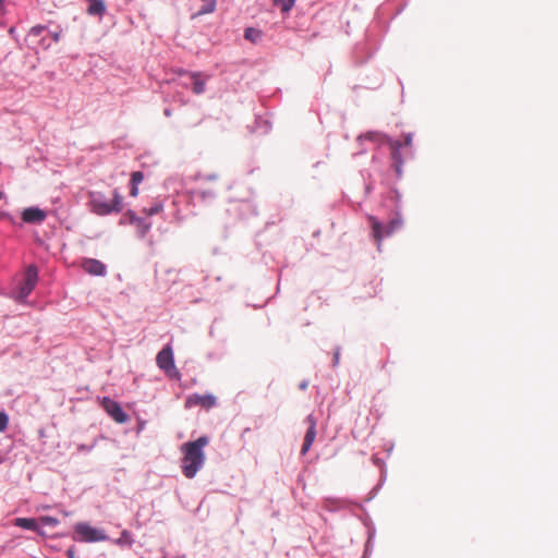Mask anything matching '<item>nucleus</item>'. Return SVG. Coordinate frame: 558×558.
<instances>
[{"instance_id": "nucleus-1", "label": "nucleus", "mask_w": 558, "mask_h": 558, "mask_svg": "<svg viewBox=\"0 0 558 558\" xmlns=\"http://www.w3.org/2000/svg\"><path fill=\"white\" fill-rule=\"evenodd\" d=\"M209 442L207 436H201L194 441L182 445L181 451L183 458L181 460L182 473L186 478H193L205 463V453L203 451Z\"/></svg>"}, {"instance_id": "nucleus-2", "label": "nucleus", "mask_w": 558, "mask_h": 558, "mask_svg": "<svg viewBox=\"0 0 558 558\" xmlns=\"http://www.w3.org/2000/svg\"><path fill=\"white\" fill-rule=\"evenodd\" d=\"M89 206L94 214L99 216H107L111 213H120L123 209V196L118 190L112 192V199L110 201L101 192L89 193Z\"/></svg>"}, {"instance_id": "nucleus-3", "label": "nucleus", "mask_w": 558, "mask_h": 558, "mask_svg": "<svg viewBox=\"0 0 558 558\" xmlns=\"http://www.w3.org/2000/svg\"><path fill=\"white\" fill-rule=\"evenodd\" d=\"M368 221L372 227V235L374 240L377 242V246L380 247L381 241L385 236L391 235L393 232L399 230L403 221L399 215L393 217L387 226H383L378 219L374 216L368 217Z\"/></svg>"}, {"instance_id": "nucleus-4", "label": "nucleus", "mask_w": 558, "mask_h": 558, "mask_svg": "<svg viewBox=\"0 0 558 558\" xmlns=\"http://www.w3.org/2000/svg\"><path fill=\"white\" fill-rule=\"evenodd\" d=\"M73 538L78 542L96 543L107 541L108 538L102 530L95 529L85 522L76 523Z\"/></svg>"}, {"instance_id": "nucleus-5", "label": "nucleus", "mask_w": 558, "mask_h": 558, "mask_svg": "<svg viewBox=\"0 0 558 558\" xmlns=\"http://www.w3.org/2000/svg\"><path fill=\"white\" fill-rule=\"evenodd\" d=\"M157 366L163 371L169 377L179 379L180 373L174 364L173 351L170 344L165 345L156 356Z\"/></svg>"}, {"instance_id": "nucleus-6", "label": "nucleus", "mask_w": 558, "mask_h": 558, "mask_svg": "<svg viewBox=\"0 0 558 558\" xmlns=\"http://www.w3.org/2000/svg\"><path fill=\"white\" fill-rule=\"evenodd\" d=\"M38 281V271L37 268L33 265L26 268L23 282L19 288L17 299L24 300L29 295Z\"/></svg>"}, {"instance_id": "nucleus-7", "label": "nucleus", "mask_w": 558, "mask_h": 558, "mask_svg": "<svg viewBox=\"0 0 558 558\" xmlns=\"http://www.w3.org/2000/svg\"><path fill=\"white\" fill-rule=\"evenodd\" d=\"M216 404H217V398L211 393H207V395L193 393V395H190L185 399L184 405L186 409H191L194 407H201L203 409L209 410V409L216 407Z\"/></svg>"}, {"instance_id": "nucleus-8", "label": "nucleus", "mask_w": 558, "mask_h": 558, "mask_svg": "<svg viewBox=\"0 0 558 558\" xmlns=\"http://www.w3.org/2000/svg\"><path fill=\"white\" fill-rule=\"evenodd\" d=\"M102 408L105 409V411L118 423H125L128 420H129V416L128 414H125L121 408V405L108 398V397H105L102 399Z\"/></svg>"}, {"instance_id": "nucleus-9", "label": "nucleus", "mask_w": 558, "mask_h": 558, "mask_svg": "<svg viewBox=\"0 0 558 558\" xmlns=\"http://www.w3.org/2000/svg\"><path fill=\"white\" fill-rule=\"evenodd\" d=\"M306 422L308 423V428L305 434L304 441H303V445L301 448V454H305L310 450V448L316 437V421H315L314 416L308 415L306 417Z\"/></svg>"}, {"instance_id": "nucleus-10", "label": "nucleus", "mask_w": 558, "mask_h": 558, "mask_svg": "<svg viewBox=\"0 0 558 558\" xmlns=\"http://www.w3.org/2000/svg\"><path fill=\"white\" fill-rule=\"evenodd\" d=\"M82 268L93 276H104L106 274V266L100 260L94 258H85L82 262Z\"/></svg>"}, {"instance_id": "nucleus-11", "label": "nucleus", "mask_w": 558, "mask_h": 558, "mask_svg": "<svg viewBox=\"0 0 558 558\" xmlns=\"http://www.w3.org/2000/svg\"><path fill=\"white\" fill-rule=\"evenodd\" d=\"M387 143L389 145V148L391 150V158L393 160V167L398 174H401V167L403 163V160L401 158L400 149L402 147V143L395 140H387Z\"/></svg>"}, {"instance_id": "nucleus-12", "label": "nucleus", "mask_w": 558, "mask_h": 558, "mask_svg": "<svg viewBox=\"0 0 558 558\" xmlns=\"http://www.w3.org/2000/svg\"><path fill=\"white\" fill-rule=\"evenodd\" d=\"M47 215L43 209L29 207L22 214L23 221L27 223H39L46 219Z\"/></svg>"}, {"instance_id": "nucleus-13", "label": "nucleus", "mask_w": 558, "mask_h": 558, "mask_svg": "<svg viewBox=\"0 0 558 558\" xmlns=\"http://www.w3.org/2000/svg\"><path fill=\"white\" fill-rule=\"evenodd\" d=\"M14 525L26 530L38 531L37 522L32 518H16Z\"/></svg>"}, {"instance_id": "nucleus-14", "label": "nucleus", "mask_w": 558, "mask_h": 558, "mask_svg": "<svg viewBox=\"0 0 558 558\" xmlns=\"http://www.w3.org/2000/svg\"><path fill=\"white\" fill-rule=\"evenodd\" d=\"M90 2L87 12L90 15H102L106 11V5L102 0H88Z\"/></svg>"}, {"instance_id": "nucleus-15", "label": "nucleus", "mask_w": 558, "mask_h": 558, "mask_svg": "<svg viewBox=\"0 0 558 558\" xmlns=\"http://www.w3.org/2000/svg\"><path fill=\"white\" fill-rule=\"evenodd\" d=\"M201 73L193 72L191 73V78L193 80V92L196 95H201L205 92V81L201 80Z\"/></svg>"}, {"instance_id": "nucleus-16", "label": "nucleus", "mask_w": 558, "mask_h": 558, "mask_svg": "<svg viewBox=\"0 0 558 558\" xmlns=\"http://www.w3.org/2000/svg\"><path fill=\"white\" fill-rule=\"evenodd\" d=\"M204 5L198 11V15L213 13L216 9V0H202Z\"/></svg>"}, {"instance_id": "nucleus-17", "label": "nucleus", "mask_w": 558, "mask_h": 558, "mask_svg": "<svg viewBox=\"0 0 558 558\" xmlns=\"http://www.w3.org/2000/svg\"><path fill=\"white\" fill-rule=\"evenodd\" d=\"M295 0H274L275 5L279 7L283 13L289 12Z\"/></svg>"}, {"instance_id": "nucleus-18", "label": "nucleus", "mask_w": 558, "mask_h": 558, "mask_svg": "<svg viewBox=\"0 0 558 558\" xmlns=\"http://www.w3.org/2000/svg\"><path fill=\"white\" fill-rule=\"evenodd\" d=\"M163 209V206L161 203H155L153 206H150L149 208H145L144 209V213L147 215V216H154V215H157L159 213H161Z\"/></svg>"}, {"instance_id": "nucleus-19", "label": "nucleus", "mask_w": 558, "mask_h": 558, "mask_svg": "<svg viewBox=\"0 0 558 558\" xmlns=\"http://www.w3.org/2000/svg\"><path fill=\"white\" fill-rule=\"evenodd\" d=\"M39 521L45 524V525H49V526H57L59 524V520L53 518V517H49V515H44V517H40L39 518Z\"/></svg>"}, {"instance_id": "nucleus-20", "label": "nucleus", "mask_w": 558, "mask_h": 558, "mask_svg": "<svg viewBox=\"0 0 558 558\" xmlns=\"http://www.w3.org/2000/svg\"><path fill=\"white\" fill-rule=\"evenodd\" d=\"M144 180V174L141 171H134L131 175L132 185H138Z\"/></svg>"}, {"instance_id": "nucleus-21", "label": "nucleus", "mask_w": 558, "mask_h": 558, "mask_svg": "<svg viewBox=\"0 0 558 558\" xmlns=\"http://www.w3.org/2000/svg\"><path fill=\"white\" fill-rule=\"evenodd\" d=\"M118 544L120 545H123V544H128V545H131L132 544V538H131V535L128 531H123L121 533V537L117 541Z\"/></svg>"}, {"instance_id": "nucleus-22", "label": "nucleus", "mask_w": 558, "mask_h": 558, "mask_svg": "<svg viewBox=\"0 0 558 558\" xmlns=\"http://www.w3.org/2000/svg\"><path fill=\"white\" fill-rule=\"evenodd\" d=\"M9 424V416L4 412H0V433L4 432Z\"/></svg>"}, {"instance_id": "nucleus-23", "label": "nucleus", "mask_w": 558, "mask_h": 558, "mask_svg": "<svg viewBox=\"0 0 558 558\" xmlns=\"http://www.w3.org/2000/svg\"><path fill=\"white\" fill-rule=\"evenodd\" d=\"M379 137H380V135L377 133H367L366 135L359 136L357 140L362 141L363 138H367V140L374 141V140H378Z\"/></svg>"}, {"instance_id": "nucleus-24", "label": "nucleus", "mask_w": 558, "mask_h": 558, "mask_svg": "<svg viewBox=\"0 0 558 558\" xmlns=\"http://www.w3.org/2000/svg\"><path fill=\"white\" fill-rule=\"evenodd\" d=\"M128 216H129L131 222H136V223H141V225L143 223V219L137 218L133 211H129Z\"/></svg>"}, {"instance_id": "nucleus-25", "label": "nucleus", "mask_w": 558, "mask_h": 558, "mask_svg": "<svg viewBox=\"0 0 558 558\" xmlns=\"http://www.w3.org/2000/svg\"><path fill=\"white\" fill-rule=\"evenodd\" d=\"M137 225H138V227L141 228V233H142V235H145V234H146V232H147V231L149 230V228H150V226H149L148 223H145L144 221H143V223H142V225H141V223H137Z\"/></svg>"}, {"instance_id": "nucleus-26", "label": "nucleus", "mask_w": 558, "mask_h": 558, "mask_svg": "<svg viewBox=\"0 0 558 558\" xmlns=\"http://www.w3.org/2000/svg\"><path fill=\"white\" fill-rule=\"evenodd\" d=\"M44 31V26H34L32 29H31V33L35 36L39 35L41 32Z\"/></svg>"}, {"instance_id": "nucleus-27", "label": "nucleus", "mask_w": 558, "mask_h": 558, "mask_svg": "<svg viewBox=\"0 0 558 558\" xmlns=\"http://www.w3.org/2000/svg\"><path fill=\"white\" fill-rule=\"evenodd\" d=\"M251 34H256V35H258V33H257L255 29H253V28H247V29L245 31V38H246V39H251V40H253L254 38H253V37H251Z\"/></svg>"}, {"instance_id": "nucleus-28", "label": "nucleus", "mask_w": 558, "mask_h": 558, "mask_svg": "<svg viewBox=\"0 0 558 558\" xmlns=\"http://www.w3.org/2000/svg\"><path fill=\"white\" fill-rule=\"evenodd\" d=\"M130 195L132 197H136L138 195V187H137V185H132V189L130 191Z\"/></svg>"}, {"instance_id": "nucleus-29", "label": "nucleus", "mask_w": 558, "mask_h": 558, "mask_svg": "<svg viewBox=\"0 0 558 558\" xmlns=\"http://www.w3.org/2000/svg\"><path fill=\"white\" fill-rule=\"evenodd\" d=\"M404 145L405 146H411L412 145V135L411 134H407L404 136Z\"/></svg>"}, {"instance_id": "nucleus-30", "label": "nucleus", "mask_w": 558, "mask_h": 558, "mask_svg": "<svg viewBox=\"0 0 558 558\" xmlns=\"http://www.w3.org/2000/svg\"><path fill=\"white\" fill-rule=\"evenodd\" d=\"M339 355H340V352L339 350H337L333 354V363L335 365H337L339 363Z\"/></svg>"}, {"instance_id": "nucleus-31", "label": "nucleus", "mask_w": 558, "mask_h": 558, "mask_svg": "<svg viewBox=\"0 0 558 558\" xmlns=\"http://www.w3.org/2000/svg\"><path fill=\"white\" fill-rule=\"evenodd\" d=\"M66 556H68V558H75L74 557V548L73 547H71V548H69L66 550Z\"/></svg>"}, {"instance_id": "nucleus-32", "label": "nucleus", "mask_w": 558, "mask_h": 558, "mask_svg": "<svg viewBox=\"0 0 558 558\" xmlns=\"http://www.w3.org/2000/svg\"><path fill=\"white\" fill-rule=\"evenodd\" d=\"M52 39H53L54 41H59V39H60V34H59V33H54V34L52 35Z\"/></svg>"}, {"instance_id": "nucleus-33", "label": "nucleus", "mask_w": 558, "mask_h": 558, "mask_svg": "<svg viewBox=\"0 0 558 558\" xmlns=\"http://www.w3.org/2000/svg\"><path fill=\"white\" fill-rule=\"evenodd\" d=\"M4 0H0V9L2 8Z\"/></svg>"}]
</instances>
